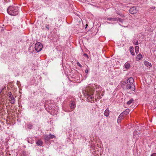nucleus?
I'll return each mask as SVG.
<instances>
[{
	"instance_id": "5701e85b",
	"label": "nucleus",
	"mask_w": 156,
	"mask_h": 156,
	"mask_svg": "<svg viewBox=\"0 0 156 156\" xmlns=\"http://www.w3.org/2000/svg\"><path fill=\"white\" fill-rule=\"evenodd\" d=\"M123 118H122V117H121V116H120L119 115L117 119L118 122H120L121 120Z\"/></svg>"
},
{
	"instance_id": "b1692460",
	"label": "nucleus",
	"mask_w": 156,
	"mask_h": 156,
	"mask_svg": "<svg viewBox=\"0 0 156 156\" xmlns=\"http://www.w3.org/2000/svg\"><path fill=\"white\" fill-rule=\"evenodd\" d=\"M55 137V136L53 135H51V134H49V139H53Z\"/></svg>"
},
{
	"instance_id": "0eeeda50",
	"label": "nucleus",
	"mask_w": 156,
	"mask_h": 156,
	"mask_svg": "<svg viewBox=\"0 0 156 156\" xmlns=\"http://www.w3.org/2000/svg\"><path fill=\"white\" fill-rule=\"evenodd\" d=\"M9 98V101L11 104H14L15 103L16 100L13 96L10 97Z\"/></svg>"
},
{
	"instance_id": "a211bd4d",
	"label": "nucleus",
	"mask_w": 156,
	"mask_h": 156,
	"mask_svg": "<svg viewBox=\"0 0 156 156\" xmlns=\"http://www.w3.org/2000/svg\"><path fill=\"white\" fill-rule=\"evenodd\" d=\"M133 101L134 100L132 98L129 101H127V103L128 105H131Z\"/></svg>"
},
{
	"instance_id": "c756f323",
	"label": "nucleus",
	"mask_w": 156,
	"mask_h": 156,
	"mask_svg": "<svg viewBox=\"0 0 156 156\" xmlns=\"http://www.w3.org/2000/svg\"><path fill=\"white\" fill-rule=\"evenodd\" d=\"M45 27L48 30H49V27L48 25H46Z\"/></svg>"
},
{
	"instance_id": "393cba45",
	"label": "nucleus",
	"mask_w": 156,
	"mask_h": 156,
	"mask_svg": "<svg viewBox=\"0 0 156 156\" xmlns=\"http://www.w3.org/2000/svg\"><path fill=\"white\" fill-rule=\"evenodd\" d=\"M118 18V20H119V22L122 23L123 21V20L122 19L120 18H119L118 17H117V18Z\"/></svg>"
},
{
	"instance_id": "f03ea898",
	"label": "nucleus",
	"mask_w": 156,
	"mask_h": 156,
	"mask_svg": "<svg viewBox=\"0 0 156 156\" xmlns=\"http://www.w3.org/2000/svg\"><path fill=\"white\" fill-rule=\"evenodd\" d=\"M134 79L132 77H130L126 80V88L127 90H131L134 91L135 90V85L133 84Z\"/></svg>"
},
{
	"instance_id": "39448f33",
	"label": "nucleus",
	"mask_w": 156,
	"mask_h": 156,
	"mask_svg": "<svg viewBox=\"0 0 156 156\" xmlns=\"http://www.w3.org/2000/svg\"><path fill=\"white\" fill-rule=\"evenodd\" d=\"M138 10L136 9V7H133L130 8L129 10V12L131 14H135L138 12Z\"/></svg>"
},
{
	"instance_id": "7ed1b4c3",
	"label": "nucleus",
	"mask_w": 156,
	"mask_h": 156,
	"mask_svg": "<svg viewBox=\"0 0 156 156\" xmlns=\"http://www.w3.org/2000/svg\"><path fill=\"white\" fill-rule=\"evenodd\" d=\"M7 12L11 15L16 16L18 13V9L16 6H10L7 9Z\"/></svg>"
},
{
	"instance_id": "4be33fe9",
	"label": "nucleus",
	"mask_w": 156,
	"mask_h": 156,
	"mask_svg": "<svg viewBox=\"0 0 156 156\" xmlns=\"http://www.w3.org/2000/svg\"><path fill=\"white\" fill-rule=\"evenodd\" d=\"M7 96L10 98L11 97L13 96L11 93L10 92H9L7 94Z\"/></svg>"
},
{
	"instance_id": "2eb2a0df",
	"label": "nucleus",
	"mask_w": 156,
	"mask_h": 156,
	"mask_svg": "<svg viewBox=\"0 0 156 156\" xmlns=\"http://www.w3.org/2000/svg\"><path fill=\"white\" fill-rule=\"evenodd\" d=\"M129 112V109H126L125 111L123 112V113L125 115H126L128 114Z\"/></svg>"
},
{
	"instance_id": "9d476101",
	"label": "nucleus",
	"mask_w": 156,
	"mask_h": 156,
	"mask_svg": "<svg viewBox=\"0 0 156 156\" xmlns=\"http://www.w3.org/2000/svg\"><path fill=\"white\" fill-rule=\"evenodd\" d=\"M107 20L110 21H115L118 20V18H116L108 17Z\"/></svg>"
},
{
	"instance_id": "6e6552de",
	"label": "nucleus",
	"mask_w": 156,
	"mask_h": 156,
	"mask_svg": "<svg viewBox=\"0 0 156 156\" xmlns=\"http://www.w3.org/2000/svg\"><path fill=\"white\" fill-rule=\"evenodd\" d=\"M110 111L108 108H107L105 111L104 115L105 116L107 117L109 115Z\"/></svg>"
},
{
	"instance_id": "f8f14e48",
	"label": "nucleus",
	"mask_w": 156,
	"mask_h": 156,
	"mask_svg": "<svg viewBox=\"0 0 156 156\" xmlns=\"http://www.w3.org/2000/svg\"><path fill=\"white\" fill-rule=\"evenodd\" d=\"M124 66L126 69H128L130 68V64L128 62H127L125 64Z\"/></svg>"
},
{
	"instance_id": "dca6fc26",
	"label": "nucleus",
	"mask_w": 156,
	"mask_h": 156,
	"mask_svg": "<svg viewBox=\"0 0 156 156\" xmlns=\"http://www.w3.org/2000/svg\"><path fill=\"white\" fill-rule=\"evenodd\" d=\"M137 60H140L141 58H142V56L141 54H139L136 57Z\"/></svg>"
},
{
	"instance_id": "412c9836",
	"label": "nucleus",
	"mask_w": 156,
	"mask_h": 156,
	"mask_svg": "<svg viewBox=\"0 0 156 156\" xmlns=\"http://www.w3.org/2000/svg\"><path fill=\"white\" fill-rule=\"evenodd\" d=\"M133 43L135 45H137L139 44L138 42L137 41H136L135 40H133Z\"/></svg>"
},
{
	"instance_id": "a878e982",
	"label": "nucleus",
	"mask_w": 156,
	"mask_h": 156,
	"mask_svg": "<svg viewBox=\"0 0 156 156\" xmlns=\"http://www.w3.org/2000/svg\"><path fill=\"white\" fill-rule=\"evenodd\" d=\"M77 65L80 67L81 68L82 67V65L80 64L79 62H77L76 63Z\"/></svg>"
},
{
	"instance_id": "f3484780",
	"label": "nucleus",
	"mask_w": 156,
	"mask_h": 156,
	"mask_svg": "<svg viewBox=\"0 0 156 156\" xmlns=\"http://www.w3.org/2000/svg\"><path fill=\"white\" fill-rule=\"evenodd\" d=\"M135 52L136 54H137L139 52V47L138 46H136L135 47Z\"/></svg>"
},
{
	"instance_id": "c85d7f7f",
	"label": "nucleus",
	"mask_w": 156,
	"mask_h": 156,
	"mask_svg": "<svg viewBox=\"0 0 156 156\" xmlns=\"http://www.w3.org/2000/svg\"><path fill=\"white\" fill-rule=\"evenodd\" d=\"M151 156H156V153L153 154Z\"/></svg>"
},
{
	"instance_id": "7c9ffc66",
	"label": "nucleus",
	"mask_w": 156,
	"mask_h": 156,
	"mask_svg": "<svg viewBox=\"0 0 156 156\" xmlns=\"http://www.w3.org/2000/svg\"><path fill=\"white\" fill-rule=\"evenodd\" d=\"M85 73H88V71L87 69H86L85 71Z\"/></svg>"
},
{
	"instance_id": "20e7f679",
	"label": "nucleus",
	"mask_w": 156,
	"mask_h": 156,
	"mask_svg": "<svg viewBox=\"0 0 156 156\" xmlns=\"http://www.w3.org/2000/svg\"><path fill=\"white\" fill-rule=\"evenodd\" d=\"M42 48V46L40 42L36 43L35 45V50L37 52L40 51Z\"/></svg>"
},
{
	"instance_id": "f257e3e1",
	"label": "nucleus",
	"mask_w": 156,
	"mask_h": 156,
	"mask_svg": "<svg viewBox=\"0 0 156 156\" xmlns=\"http://www.w3.org/2000/svg\"><path fill=\"white\" fill-rule=\"evenodd\" d=\"M101 90V87L98 85L96 84H90L86 88L84 93L85 96L87 97V101L91 102H94V94L95 90H96L97 98L98 99L101 98L100 95Z\"/></svg>"
},
{
	"instance_id": "1a4fd4ad",
	"label": "nucleus",
	"mask_w": 156,
	"mask_h": 156,
	"mask_svg": "<svg viewBox=\"0 0 156 156\" xmlns=\"http://www.w3.org/2000/svg\"><path fill=\"white\" fill-rule=\"evenodd\" d=\"M36 143L38 146H41L43 143V141L41 140H38L36 141Z\"/></svg>"
},
{
	"instance_id": "6ab92c4d",
	"label": "nucleus",
	"mask_w": 156,
	"mask_h": 156,
	"mask_svg": "<svg viewBox=\"0 0 156 156\" xmlns=\"http://www.w3.org/2000/svg\"><path fill=\"white\" fill-rule=\"evenodd\" d=\"M21 156H27V154L25 151H23L21 153Z\"/></svg>"
},
{
	"instance_id": "cd10ccee",
	"label": "nucleus",
	"mask_w": 156,
	"mask_h": 156,
	"mask_svg": "<svg viewBox=\"0 0 156 156\" xmlns=\"http://www.w3.org/2000/svg\"><path fill=\"white\" fill-rule=\"evenodd\" d=\"M124 115L125 114H124L123 112H122L120 115L119 116H121V117L122 118Z\"/></svg>"
},
{
	"instance_id": "ddd939ff",
	"label": "nucleus",
	"mask_w": 156,
	"mask_h": 156,
	"mask_svg": "<svg viewBox=\"0 0 156 156\" xmlns=\"http://www.w3.org/2000/svg\"><path fill=\"white\" fill-rule=\"evenodd\" d=\"M144 63L145 65L147 66L151 67L152 65L151 63L149 62H148L145 61H144Z\"/></svg>"
},
{
	"instance_id": "4468645a",
	"label": "nucleus",
	"mask_w": 156,
	"mask_h": 156,
	"mask_svg": "<svg viewBox=\"0 0 156 156\" xmlns=\"http://www.w3.org/2000/svg\"><path fill=\"white\" fill-rule=\"evenodd\" d=\"M44 138L45 142L48 143L49 142V137L47 135H45L44 136Z\"/></svg>"
},
{
	"instance_id": "9b49d317",
	"label": "nucleus",
	"mask_w": 156,
	"mask_h": 156,
	"mask_svg": "<svg viewBox=\"0 0 156 156\" xmlns=\"http://www.w3.org/2000/svg\"><path fill=\"white\" fill-rule=\"evenodd\" d=\"M133 47V46H130L129 47V51L131 53V54L133 56H134L135 55V53L134 52Z\"/></svg>"
},
{
	"instance_id": "2f4dec72",
	"label": "nucleus",
	"mask_w": 156,
	"mask_h": 156,
	"mask_svg": "<svg viewBox=\"0 0 156 156\" xmlns=\"http://www.w3.org/2000/svg\"><path fill=\"white\" fill-rule=\"evenodd\" d=\"M27 141H28V142L29 143H30V142L29 140H27Z\"/></svg>"
},
{
	"instance_id": "423d86ee",
	"label": "nucleus",
	"mask_w": 156,
	"mask_h": 156,
	"mask_svg": "<svg viewBox=\"0 0 156 156\" xmlns=\"http://www.w3.org/2000/svg\"><path fill=\"white\" fill-rule=\"evenodd\" d=\"M70 103L69 105L70 108L72 109L71 111H73L76 107V103L73 101H70Z\"/></svg>"
},
{
	"instance_id": "473e14b6",
	"label": "nucleus",
	"mask_w": 156,
	"mask_h": 156,
	"mask_svg": "<svg viewBox=\"0 0 156 156\" xmlns=\"http://www.w3.org/2000/svg\"><path fill=\"white\" fill-rule=\"evenodd\" d=\"M30 127H31L32 126V125H30Z\"/></svg>"
},
{
	"instance_id": "72a5a7b5",
	"label": "nucleus",
	"mask_w": 156,
	"mask_h": 156,
	"mask_svg": "<svg viewBox=\"0 0 156 156\" xmlns=\"http://www.w3.org/2000/svg\"><path fill=\"white\" fill-rule=\"evenodd\" d=\"M30 127H31L32 126V125H30Z\"/></svg>"
},
{
	"instance_id": "aec40b11",
	"label": "nucleus",
	"mask_w": 156,
	"mask_h": 156,
	"mask_svg": "<svg viewBox=\"0 0 156 156\" xmlns=\"http://www.w3.org/2000/svg\"><path fill=\"white\" fill-rule=\"evenodd\" d=\"M49 105L47 104H45L44 105V107L45 109L48 112H49V108H48Z\"/></svg>"
},
{
	"instance_id": "bb28decb",
	"label": "nucleus",
	"mask_w": 156,
	"mask_h": 156,
	"mask_svg": "<svg viewBox=\"0 0 156 156\" xmlns=\"http://www.w3.org/2000/svg\"><path fill=\"white\" fill-rule=\"evenodd\" d=\"M83 56L86 57L87 58H88V55L87 54H86V53H84L83 54Z\"/></svg>"
}]
</instances>
